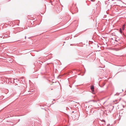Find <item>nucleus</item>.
Masks as SVG:
<instances>
[{
    "instance_id": "20e7f679",
    "label": "nucleus",
    "mask_w": 126,
    "mask_h": 126,
    "mask_svg": "<svg viewBox=\"0 0 126 126\" xmlns=\"http://www.w3.org/2000/svg\"><path fill=\"white\" fill-rule=\"evenodd\" d=\"M24 78V77H22L20 78L19 79V81H20V80L21 81H22L23 82V81H24V79H23V80H22V79H23V78Z\"/></svg>"
},
{
    "instance_id": "5701e85b",
    "label": "nucleus",
    "mask_w": 126,
    "mask_h": 126,
    "mask_svg": "<svg viewBox=\"0 0 126 126\" xmlns=\"http://www.w3.org/2000/svg\"><path fill=\"white\" fill-rule=\"evenodd\" d=\"M116 95V94H115L114 95Z\"/></svg>"
},
{
    "instance_id": "0eeeda50",
    "label": "nucleus",
    "mask_w": 126,
    "mask_h": 126,
    "mask_svg": "<svg viewBox=\"0 0 126 126\" xmlns=\"http://www.w3.org/2000/svg\"><path fill=\"white\" fill-rule=\"evenodd\" d=\"M114 50H115L116 51H117L118 50V48H116L114 47L113 48Z\"/></svg>"
},
{
    "instance_id": "6ab92c4d",
    "label": "nucleus",
    "mask_w": 126,
    "mask_h": 126,
    "mask_svg": "<svg viewBox=\"0 0 126 126\" xmlns=\"http://www.w3.org/2000/svg\"><path fill=\"white\" fill-rule=\"evenodd\" d=\"M25 39H26V36H25Z\"/></svg>"
},
{
    "instance_id": "4be33fe9",
    "label": "nucleus",
    "mask_w": 126,
    "mask_h": 126,
    "mask_svg": "<svg viewBox=\"0 0 126 126\" xmlns=\"http://www.w3.org/2000/svg\"><path fill=\"white\" fill-rule=\"evenodd\" d=\"M105 4H107V3H106L105 2Z\"/></svg>"
},
{
    "instance_id": "4468645a",
    "label": "nucleus",
    "mask_w": 126,
    "mask_h": 126,
    "mask_svg": "<svg viewBox=\"0 0 126 126\" xmlns=\"http://www.w3.org/2000/svg\"><path fill=\"white\" fill-rule=\"evenodd\" d=\"M110 125V124H108L107 125V126H109Z\"/></svg>"
},
{
    "instance_id": "9b49d317",
    "label": "nucleus",
    "mask_w": 126,
    "mask_h": 126,
    "mask_svg": "<svg viewBox=\"0 0 126 126\" xmlns=\"http://www.w3.org/2000/svg\"><path fill=\"white\" fill-rule=\"evenodd\" d=\"M109 10H108L107 11V12H106L107 13V14H108V11H109Z\"/></svg>"
},
{
    "instance_id": "ddd939ff",
    "label": "nucleus",
    "mask_w": 126,
    "mask_h": 126,
    "mask_svg": "<svg viewBox=\"0 0 126 126\" xmlns=\"http://www.w3.org/2000/svg\"><path fill=\"white\" fill-rule=\"evenodd\" d=\"M102 121L103 122H105V121L104 120H102Z\"/></svg>"
},
{
    "instance_id": "2eb2a0df",
    "label": "nucleus",
    "mask_w": 126,
    "mask_h": 126,
    "mask_svg": "<svg viewBox=\"0 0 126 126\" xmlns=\"http://www.w3.org/2000/svg\"><path fill=\"white\" fill-rule=\"evenodd\" d=\"M115 41H116V42H118V41L117 40H115Z\"/></svg>"
},
{
    "instance_id": "dca6fc26",
    "label": "nucleus",
    "mask_w": 126,
    "mask_h": 126,
    "mask_svg": "<svg viewBox=\"0 0 126 126\" xmlns=\"http://www.w3.org/2000/svg\"><path fill=\"white\" fill-rule=\"evenodd\" d=\"M97 47H99V46H98V45H97Z\"/></svg>"
},
{
    "instance_id": "f8f14e48",
    "label": "nucleus",
    "mask_w": 126,
    "mask_h": 126,
    "mask_svg": "<svg viewBox=\"0 0 126 126\" xmlns=\"http://www.w3.org/2000/svg\"><path fill=\"white\" fill-rule=\"evenodd\" d=\"M75 45V44H70V45L71 46H73V45Z\"/></svg>"
},
{
    "instance_id": "f257e3e1",
    "label": "nucleus",
    "mask_w": 126,
    "mask_h": 126,
    "mask_svg": "<svg viewBox=\"0 0 126 126\" xmlns=\"http://www.w3.org/2000/svg\"><path fill=\"white\" fill-rule=\"evenodd\" d=\"M12 79L13 80V83H15V84L17 85V84L16 83H18L19 82V80H18L17 79Z\"/></svg>"
},
{
    "instance_id": "aec40b11",
    "label": "nucleus",
    "mask_w": 126,
    "mask_h": 126,
    "mask_svg": "<svg viewBox=\"0 0 126 126\" xmlns=\"http://www.w3.org/2000/svg\"><path fill=\"white\" fill-rule=\"evenodd\" d=\"M41 63H43V62H41Z\"/></svg>"
},
{
    "instance_id": "a211bd4d",
    "label": "nucleus",
    "mask_w": 126,
    "mask_h": 126,
    "mask_svg": "<svg viewBox=\"0 0 126 126\" xmlns=\"http://www.w3.org/2000/svg\"><path fill=\"white\" fill-rule=\"evenodd\" d=\"M70 87H71V88L72 87V86H71L70 85Z\"/></svg>"
},
{
    "instance_id": "7ed1b4c3",
    "label": "nucleus",
    "mask_w": 126,
    "mask_h": 126,
    "mask_svg": "<svg viewBox=\"0 0 126 126\" xmlns=\"http://www.w3.org/2000/svg\"><path fill=\"white\" fill-rule=\"evenodd\" d=\"M91 89L92 92H94V86L93 85H92L91 86Z\"/></svg>"
},
{
    "instance_id": "39448f33",
    "label": "nucleus",
    "mask_w": 126,
    "mask_h": 126,
    "mask_svg": "<svg viewBox=\"0 0 126 126\" xmlns=\"http://www.w3.org/2000/svg\"><path fill=\"white\" fill-rule=\"evenodd\" d=\"M105 85V84L104 83H103L102 85H99L100 87H102Z\"/></svg>"
},
{
    "instance_id": "412c9836",
    "label": "nucleus",
    "mask_w": 126,
    "mask_h": 126,
    "mask_svg": "<svg viewBox=\"0 0 126 126\" xmlns=\"http://www.w3.org/2000/svg\"><path fill=\"white\" fill-rule=\"evenodd\" d=\"M74 111H72V113H74Z\"/></svg>"
},
{
    "instance_id": "1a4fd4ad",
    "label": "nucleus",
    "mask_w": 126,
    "mask_h": 126,
    "mask_svg": "<svg viewBox=\"0 0 126 126\" xmlns=\"http://www.w3.org/2000/svg\"><path fill=\"white\" fill-rule=\"evenodd\" d=\"M92 101H93L94 102H97V101L96 100H92Z\"/></svg>"
},
{
    "instance_id": "f3484780",
    "label": "nucleus",
    "mask_w": 126,
    "mask_h": 126,
    "mask_svg": "<svg viewBox=\"0 0 126 126\" xmlns=\"http://www.w3.org/2000/svg\"><path fill=\"white\" fill-rule=\"evenodd\" d=\"M18 122H19L20 121V119H18Z\"/></svg>"
},
{
    "instance_id": "6e6552de",
    "label": "nucleus",
    "mask_w": 126,
    "mask_h": 126,
    "mask_svg": "<svg viewBox=\"0 0 126 126\" xmlns=\"http://www.w3.org/2000/svg\"><path fill=\"white\" fill-rule=\"evenodd\" d=\"M119 32L121 33H122V31L121 28H120L119 30Z\"/></svg>"
},
{
    "instance_id": "423d86ee",
    "label": "nucleus",
    "mask_w": 126,
    "mask_h": 126,
    "mask_svg": "<svg viewBox=\"0 0 126 126\" xmlns=\"http://www.w3.org/2000/svg\"><path fill=\"white\" fill-rule=\"evenodd\" d=\"M125 25L124 24L123 25V26L122 28V30L123 31L124 30H125Z\"/></svg>"
},
{
    "instance_id": "f03ea898",
    "label": "nucleus",
    "mask_w": 126,
    "mask_h": 126,
    "mask_svg": "<svg viewBox=\"0 0 126 126\" xmlns=\"http://www.w3.org/2000/svg\"><path fill=\"white\" fill-rule=\"evenodd\" d=\"M113 7L114 10L116 12L118 11V5L115 4L114 5Z\"/></svg>"
},
{
    "instance_id": "b1692460",
    "label": "nucleus",
    "mask_w": 126,
    "mask_h": 126,
    "mask_svg": "<svg viewBox=\"0 0 126 126\" xmlns=\"http://www.w3.org/2000/svg\"><path fill=\"white\" fill-rule=\"evenodd\" d=\"M39 63H41L40 62H39Z\"/></svg>"
},
{
    "instance_id": "9d476101",
    "label": "nucleus",
    "mask_w": 126,
    "mask_h": 126,
    "mask_svg": "<svg viewBox=\"0 0 126 126\" xmlns=\"http://www.w3.org/2000/svg\"><path fill=\"white\" fill-rule=\"evenodd\" d=\"M95 0H91V1H92L94 2V1Z\"/></svg>"
}]
</instances>
